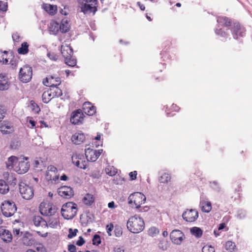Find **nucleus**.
Wrapping results in <instances>:
<instances>
[{
	"mask_svg": "<svg viewBox=\"0 0 252 252\" xmlns=\"http://www.w3.org/2000/svg\"><path fill=\"white\" fill-rule=\"evenodd\" d=\"M6 167L8 169L13 168L18 174H24L28 171L30 164L26 160H19L16 157L11 156L8 159Z\"/></svg>",
	"mask_w": 252,
	"mask_h": 252,
	"instance_id": "obj_1",
	"label": "nucleus"
},
{
	"mask_svg": "<svg viewBox=\"0 0 252 252\" xmlns=\"http://www.w3.org/2000/svg\"><path fill=\"white\" fill-rule=\"evenodd\" d=\"M126 227L128 231L132 233H139L145 228V222L139 215L131 216L127 220Z\"/></svg>",
	"mask_w": 252,
	"mask_h": 252,
	"instance_id": "obj_2",
	"label": "nucleus"
},
{
	"mask_svg": "<svg viewBox=\"0 0 252 252\" xmlns=\"http://www.w3.org/2000/svg\"><path fill=\"white\" fill-rule=\"evenodd\" d=\"M146 199V198L143 193L136 192L129 195L128 197V203H133L135 205V208L139 209V212H146L149 209L148 206L141 207V205L145 203Z\"/></svg>",
	"mask_w": 252,
	"mask_h": 252,
	"instance_id": "obj_3",
	"label": "nucleus"
},
{
	"mask_svg": "<svg viewBox=\"0 0 252 252\" xmlns=\"http://www.w3.org/2000/svg\"><path fill=\"white\" fill-rule=\"evenodd\" d=\"M78 212L77 205L73 202L64 204L61 209V214L64 219L71 220L74 218Z\"/></svg>",
	"mask_w": 252,
	"mask_h": 252,
	"instance_id": "obj_4",
	"label": "nucleus"
},
{
	"mask_svg": "<svg viewBox=\"0 0 252 252\" xmlns=\"http://www.w3.org/2000/svg\"><path fill=\"white\" fill-rule=\"evenodd\" d=\"M0 208L2 215L6 217L12 216L17 211L16 205L12 200H4L2 203Z\"/></svg>",
	"mask_w": 252,
	"mask_h": 252,
	"instance_id": "obj_5",
	"label": "nucleus"
},
{
	"mask_svg": "<svg viewBox=\"0 0 252 252\" xmlns=\"http://www.w3.org/2000/svg\"><path fill=\"white\" fill-rule=\"evenodd\" d=\"M40 213L43 216H51L56 213L55 206L47 201L41 202L39 207Z\"/></svg>",
	"mask_w": 252,
	"mask_h": 252,
	"instance_id": "obj_6",
	"label": "nucleus"
},
{
	"mask_svg": "<svg viewBox=\"0 0 252 252\" xmlns=\"http://www.w3.org/2000/svg\"><path fill=\"white\" fill-rule=\"evenodd\" d=\"M32 68L28 65H25L21 67L19 71V78L23 83L30 82L32 78Z\"/></svg>",
	"mask_w": 252,
	"mask_h": 252,
	"instance_id": "obj_7",
	"label": "nucleus"
},
{
	"mask_svg": "<svg viewBox=\"0 0 252 252\" xmlns=\"http://www.w3.org/2000/svg\"><path fill=\"white\" fill-rule=\"evenodd\" d=\"M71 159L72 163L78 168L85 169L88 167V160L82 154H73Z\"/></svg>",
	"mask_w": 252,
	"mask_h": 252,
	"instance_id": "obj_8",
	"label": "nucleus"
},
{
	"mask_svg": "<svg viewBox=\"0 0 252 252\" xmlns=\"http://www.w3.org/2000/svg\"><path fill=\"white\" fill-rule=\"evenodd\" d=\"M19 191L22 197L26 200H30L33 196V189L24 183H19Z\"/></svg>",
	"mask_w": 252,
	"mask_h": 252,
	"instance_id": "obj_9",
	"label": "nucleus"
},
{
	"mask_svg": "<svg viewBox=\"0 0 252 252\" xmlns=\"http://www.w3.org/2000/svg\"><path fill=\"white\" fill-rule=\"evenodd\" d=\"M170 237L172 243L176 245H181L186 238L184 233L179 229L172 230Z\"/></svg>",
	"mask_w": 252,
	"mask_h": 252,
	"instance_id": "obj_10",
	"label": "nucleus"
},
{
	"mask_svg": "<svg viewBox=\"0 0 252 252\" xmlns=\"http://www.w3.org/2000/svg\"><path fill=\"white\" fill-rule=\"evenodd\" d=\"M102 150H96L90 148L85 149V156L86 159L90 161H95L97 160L98 157L100 156Z\"/></svg>",
	"mask_w": 252,
	"mask_h": 252,
	"instance_id": "obj_11",
	"label": "nucleus"
},
{
	"mask_svg": "<svg viewBox=\"0 0 252 252\" xmlns=\"http://www.w3.org/2000/svg\"><path fill=\"white\" fill-rule=\"evenodd\" d=\"M43 84L47 87L58 86L61 84L62 81L60 77L56 75H48L43 79Z\"/></svg>",
	"mask_w": 252,
	"mask_h": 252,
	"instance_id": "obj_12",
	"label": "nucleus"
},
{
	"mask_svg": "<svg viewBox=\"0 0 252 252\" xmlns=\"http://www.w3.org/2000/svg\"><path fill=\"white\" fill-rule=\"evenodd\" d=\"M183 218L187 222L195 221L198 217V212L195 209H187L182 215Z\"/></svg>",
	"mask_w": 252,
	"mask_h": 252,
	"instance_id": "obj_13",
	"label": "nucleus"
},
{
	"mask_svg": "<svg viewBox=\"0 0 252 252\" xmlns=\"http://www.w3.org/2000/svg\"><path fill=\"white\" fill-rule=\"evenodd\" d=\"M232 33L233 38L237 39L240 37L245 36L246 30L239 23H235L232 29Z\"/></svg>",
	"mask_w": 252,
	"mask_h": 252,
	"instance_id": "obj_14",
	"label": "nucleus"
},
{
	"mask_svg": "<svg viewBox=\"0 0 252 252\" xmlns=\"http://www.w3.org/2000/svg\"><path fill=\"white\" fill-rule=\"evenodd\" d=\"M57 173L58 170L56 167L53 165L48 166L45 176L46 180L56 182L59 179V175Z\"/></svg>",
	"mask_w": 252,
	"mask_h": 252,
	"instance_id": "obj_15",
	"label": "nucleus"
},
{
	"mask_svg": "<svg viewBox=\"0 0 252 252\" xmlns=\"http://www.w3.org/2000/svg\"><path fill=\"white\" fill-rule=\"evenodd\" d=\"M58 193L61 196L69 199L74 195V191L70 187L68 186H62L58 189Z\"/></svg>",
	"mask_w": 252,
	"mask_h": 252,
	"instance_id": "obj_16",
	"label": "nucleus"
},
{
	"mask_svg": "<svg viewBox=\"0 0 252 252\" xmlns=\"http://www.w3.org/2000/svg\"><path fill=\"white\" fill-rule=\"evenodd\" d=\"M84 114L81 109H78L72 113L70 122L74 125L81 124L84 119Z\"/></svg>",
	"mask_w": 252,
	"mask_h": 252,
	"instance_id": "obj_17",
	"label": "nucleus"
},
{
	"mask_svg": "<svg viewBox=\"0 0 252 252\" xmlns=\"http://www.w3.org/2000/svg\"><path fill=\"white\" fill-rule=\"evenodd\" d=\"M83 112L89 116H93L96 112L95 107L89 102H85L82 107Z\"/></svg>",
	"mask_w": 252,
	"mask_h": 252,
	"instance_id": "obj_18",
	"label": "nucleus"
},
{
	"mask_svg": "<svg viewBox=\"0 0 252 252\" xmlns=\"http://www.w3.org/2000/svg\"><path fill=\"white\" fill-rule=\"evenodd\" d=\"M199 207L201 210L206 213L210 212L212 208L211 202L206 199L200 200Z\"/></svg>",
	"mask_w": 252,
	"mask_h": 252,
	"instance_id": "obj_19",
	"label": "nucleus"
},
{
	"mask_svg": "<svg viewBox=\"0 0 252 252\" xmlns=\"http://www.w3.org/2000/svg\"><path fill=\"white\" fill-rule=\"evenodd\" d=\"M0 130L3 134H6L12 133L14 129L10 123L4 121L0 125Z\"/></svg>",
	"mask_w": 252,
	"mask_h": 252,
	"instance_id": "obj_20",
	"label": "nucleus"
},
{
	"mask_svg": "<svg viewBox=\"0 0 252 252\" xmlns=\"http://www.w3.org/2000/svg\"><path fill=\"white\" fill-rule=\"evenodd\" d=\"M0 236L3 241L10 242L12 240V235L11 232L4 228H0Z\"/></svg>",
	"mask_w": 252,
	"mask_h": 252,
	"instance_id": "obj_21",
	"label": "nucleus"
},
{
	"mask_svg": "<svg viewBox=\"0 0 252 252\" xmlns=\"http://www.w3.org/2000/svg\"><path fill=\"white\" fill-rule=\"evenodd\" d=\"M22 241L24 245L28 246H31L34 243V239L32 234L28 231L24 233Z\"/></svg>",
	"mask_w": 252,
	"mask_h": 252,
	"instance_id": "obj_22",
	"label": "nucleus"
},
{
	"mask_svg": "<svg viewBox=\"0 0 252 252\" xmlns=\"http://www.w3.org/2000/svg\"><path fill=\"white\" fill-rule=\"evenodd\" d=\"M71 139L74 144L79 145L84 142L85 136L82 132H77L72 136Z\"/></svg>",
	"mask_w": 252,
	"mask_h": 252,
	"instance_id": "obj_23",
	"label": "nucleus"
},
{
	"mask_svg": "<svg viewBox=\"0 0 252 252\" xmlns=\"http://www.w3.org/2000/svg\"><path fill=\"white\" fill-rule=\"evenodd\" d=\"M32 222L34 225L36 227L41 226L43 228H47L48 224L41 217L36 216L33 217Z\"/></svg>",
	"mask_w": 252,
	"mask_h": 252,
	"instance_id": "obj_24",
	"label": "nucleus"
},
{
	"mask_svg": "<svg viewBox=\"0 0 252 252\" xmlns=\"http://www.w3.org/2000/svg\"><path fill=\"white\" fill-rule=\"evenodd\" d=\"M61 50L62 54L64 59H68V58L71 57V56L73 55V49L70 46L63 45L61 46Z\"/></svg>",
	"mask_w": 252,
	"mask_h": 252,
	"instance_id": "obj_25",
	"label": "nucleus"
},
{
	"mask_svg": "<svg viewBox=\"0 0 252 252\" xmlns=\"http://www.w3.org/2000/svg\"><path fill=\"white\" fill-rule=\"evenodd\" d=\"M217 22L219 24V26L224 27H229L231 25V20L226 17L220 16L217 19Z\"/></svg>",
	"mask_w": 252,
	"mask_h": 252,
	"instance_id": "obj_26",
	"label": "nucleus"
},
{
	"mask_svg": "<svg viewBox=\"0 0 252 252\" xmlns=\"http://www.w3.org/2000/svg\"><path fill=\"white\" fill-rule=\"evenodd\" d=\"M59 27L60 31L62 33H66L69 31L70 28V24L66 18L62 20Z\"/></svg>",
	"mask_w": 252,
	"mask_h": 252,
	"instance_id": "obj_27",
	"label": "nucleus"
},
{
	"mask_svg": "<svg viewBox=\"0 0 252 252\" xmlns=\"http://www.w3.org/2000/svg\"><path fill=\"white\" fill-rule=\"evenodd\" d=\"M9 84L8 82L7 77L3 75L0 74V90H6L9 88Z\"/></svg>",
	"mask_w": 252,
	"mask_h": 252,
	"instance_id": "obj_28",
	"label": "nucleus"
},
{
	"mask_svg": "<svg viewBox=\"0 0 252 252\" xmlns=\"http://www.w3.org/2000/svg\"><path fill=\"white\" fill-rule=\"evenodd\" d=\"M82 201L84 204L91 206L94 202V197L92 194L87 193L83 197Z\"/></svg>",
	"mask_w": 252,
	"mask_h": 252,
	"instance_id": "obj_29",
	"label": "nucleus"
},
{
	"mask_svg": "<svg viewBox=\"0 0 252 252\" xmlns=\"http://www.w3.org/2000/svg\"><path fill=\"white\" fill-rule=\"evenodd\" d=\"M190 233L195 237L199 238L202 236L203 231L200 228L194 226L190 228Z\"/></svg>",
	"mask_w": 252,
	"mask_h": 252,
	"instance_id": "obj_30",
	"label": "nucleus"
},
{
	"mask_svg": "<svg viewBox=\"0 0 252 252\" xmlns=\"http://www.w3.org/2000/svg\"><path fill=\"white\" fill-rule=\"evenodd\" d=\"M60 25L55 21H52L50 23L49 29L53 34H56L60 31Z\"/></svg>",
	"mask_w": 252,
	"mask_h": 252,
	"instance_id": "obj_31",
	"label": "nucleus"
},
{
	"mask_svg": "<svg viewBox=\"0 0 252 252\" xmlns=\"http://www.w3.org/2000/svg\"><path fill=\"white\" fill-rule=\"evenodd\" d=\"M50 88L49 89L51 95L53 97H56L60 96L62 95V91L58 86L50 87Z\"/></svg>",
	"mask_w": 252,
	"mask_h": 252,
	"instance_id": "obj_32",
	"label": "nucleus"
},
{
	"mask_svg": "<svg viewBox=\"0 0 252 252\" xmlns=\"http://www.w3.org/2000/svg\"><path fill=\"white\" fill-rule=\"evenodd\" d=\"M96 9V7L95 5H93L91 3L87 2L81 7V10L84 13L95 11Z\"/></svg>",
	"mask_w": 252,
	"mask_h": 252,
	"instance_id": "obj_33",
	"label": "nucleus"
},
{
	"mask_svg": "<svg viewBox=\"0 0 252 252\" xmlns=\"http://www.w3.org/2000/svg\"><path fill=\"white\" fill-rule=\"evenodd\" d=\"M7 182L12 186H14L17 183V179L13 175H10L7 172L3 174Z\"/></svg>",
	"mask_w": 252,
	"mask_h": 252,
	"instance_id": "obj_34",
	"label": "nucleus"
},
{
	"mask_svg": "<svg viewBox=\"0 0 252 252\" xmlns=\"http://www.w3.org/2000/svg\"><path fill=\"white\" fill-rule=\"evenodd\" d=\"M17 51L19 54H27L29 52V44L28 43L26 42L22 43L21 47L18 49Z\"/></svg>",
	"mask_w": 252,
	"mask_h": 252,
	"instance_id": "obj_35",
	"label": "nucleus"
},
{
	"mask_svg": "<svg viewBox=\"0 0 252 252\" xmlns=\"http://www.w3.org/2000/svg\"><path fill=\"white\" fill-rule=\"evenodd\" d=\"M42 101L44 103H48L51 99L54 98L53 96H52L51 94L50 93L49 90L46 91H45L42 95Z\"/></svg>",
	"mask_w": 252,
	"mask_h": 252,
	"instance_id": "obj_36",
	"label": "nucleus"
},
{
	"mask_svg": "<svg viewBox=\"0 0 252 252\" xmlns=\"http://www.w3.org/2000/svg\"><path fill=\"white\" fill-rule=\"evenodd\" d=\"M171 176L167 173H163L159 178V181L161 183L167 184L171 180Z\"/></svg>",
	"mask_w": 252,
	"mask_h": 252,
	"instance_id": "obj_37",
	"label": "nucleus"
},
{
	"mask_svg": "<svg viewBox=\"0 0 252 252\" xmlns=\"http://www.w3.org/2000/svg\"><path fill=\"white\" fill-rule=\"evenodd\" d=\"M9 190V187L5 181L0 180V193L5 194Z\"/></svg>",
	"mask_w": 252,
	"mask_h": 252,
	"instance_id": "obj_38",
	"label": "nucleus"
},
{
	"mask_svg": "<svg viewBox=\"0 0 252 252\" xmlns=\"http://www.w3.org/2000/svg\"><path fill=\"white\" fill-rule=\"evenodd\" d=\"M8 54L7 51H0V63L3 64H7L8 63Z\"/></svg>",
	"mask_w": 252,
	"mask_h": 252,
	"instance_id": "obj_39",
	"label": "nucleus"
},
{
	"mask_svg": "<svg viewBox=\"0 0 252 252\" xmlns=\"http://www.w3.org/2000/svg\"><path fill=\"white\" fill-rule=\"evenodd\" d=\"M225 248L226 250L229 251L231 252L236 248L235 244L232 241H228L225 244Z\"/></svg>",
	"mask_w": 252,
	"mask_h": 252,
	"instance_id": "obj_40",
	"label": "nucleus"
},
{
	"mask_svg": "<svg viewBox=\"0 0 252 252\" xmlns=\"http://www.w3.org/2000/svg\"><path fill=\"white\" fill-rule=\"evenodd\" d=\"M64 60L65 63L69 66L73 67L76 65V60L73 58L72 56H71V57L68 58V59H65Z\"/></svg>",
	"mask_w": 252,
	"mask_h": 252,
	"instance_id": "obj_41",
	"label": "nucleus"
},
{
	"mask_svg": "<svg viewBox=\"0 0 252 252\" xmlns=\"http://www.w3.org/2000/svg\"><path fill=\"white\" fill-rule=\"evenodd\" d=\"M105 172L107 174L110 176H114L117 173L116 169L113 167L109 166L105 169Z\"/></svg>",
	"mask_w": 252,
	"mask_h": 252,
	"instance_id": "obj_42",
	"label": "nucleus"
},
{
	"mask_svg": "<svg viewBox=\"0 0 252 252\" xmlns=\"http://www.w3.org/2000/svg\"><path fill=\"white\" fill-rule=\"evenodd\" d=\"M78 232V230L77 229H72L69 228L68 230V234L67 235V237L69 239H71L76 236L77 233Z\"/></svg>",
	"mask_w": 252,
	"mask_h": 252,
	"instance_id": "obj_43",
	"label": "nucleus"
},
{
	"mask_svg": "<svg viewBox=\"0 0 252 252\" xmlns=\"http://www.w3.org/2000/svg\"><path fill=\"white\" fill-rule=\"evenodd\" d=\"M202 252H215V250L213 247L210 245H205L203 247Z\"/></svg>",
	"mask_w": 252,
	"mask_h": 252,
	"instance_id": "obj_44",
	"label": "nucleus"
},
{
	"mask_svg": "<svg viewBox=\"0 0 252 252\" xmlns=\"http://www.w3.org/2000/svg\"><path fill=\"white\" fill-rule=\"evenodd\" d=\"M49 225L52 228L56 227L58 225L57 219H50L48 220Z\"/></svg>",
	"mask_w": 252,
	"mask_h": 252,
	"instance_id": "obj_45",
	"label": "nucleus"
},
{
	"mask_svg": "<svg viewBox=\"0 0 252 252\" xmlns=\"http://www.w3.org/2000/svg\"><path fill=\"white\" fill-rule=\"evenodd\" d=\"M100 243L101 238L100 236L97 234H95L93 238V244L97 246Z\"/></svg>",
	"mask_w": 252,
	"mask_h": 252,
	"instance_id": "obj_46",
	"label": "nucleus"
},
{
	"mask_svg": "<svg viewBox=\"0 0 252 252\" xmlns=\"http://www.w3.org/2000/svg\"><path fill=\"white\" fill-rule=\"evenodd\" d=\"M114 233L116 237H120L122 235V228L119 226H116L114 229Z\"/></svg>",
	"mask_w": 252,
	"mask_h": 252,
	"instance_id": "obj_47",
	"label": "nucleus"
},
{
	"mask_svg": "<svg viewBox=\"0 0 252 252\" xmlns=\"http://www.w3.org/2000/svg\"><path fill=\"white\" fill-rule=\"evenodd\" d=\"M159 232L158 229L156 227H151L148 231L149 234L152 236L158 234Z\"/></svg>",
	"mask_w": 252,
	"mask_h": 252,
	"instance_id": "obj_48",
	"label": "nucleus"
},
{
	"mask_svg": "<svg viewBox=\"0 0 252 252\" xmlns=\"http://www.w3.org/2000/svg\"><path fill=\"white\" fill-rule=\"evenodd\" d=\"M217 34L220 35L222 37H226L228 35V34L225 32L222 31L221 29H217L215 31Z\"/></svg>",
	"mask_w": 252,
	"mask_h": 252,
	"instance_id": "obj_49",
	"label": "nucleus"
},
{
	"mask_svg": "<svg viewBox=\"0 0 252 252\" xmlns=\"http://www.w3.org/2000/svg\"><path fill=\"white\" fill-rule=\"evenodd\" d=\"M7 9V3L4 1H0V10L2 11H6Z\"/></svg>",
	"mask_w": 252,
	"mask_h": 252,
	"instance_id": "obj_50",
	"label": "nucleus"
},
{
	"mask_svg": "<svg viewBox=\"0 0 252 252\" xmlns=\"http://www.w3.org/2000/svg\"><path fill=\"white\" fill-rule=\"evenodd\" d=\"M20 233L22 234L23 233L20 231V228H13V234L14 237H18L19 236Z\"/></svg>",
	"mask_w": 252,
	"mask_h": 252,
	"instance_id": "obj_51",
	"label": "nucleus"
},
{
	"mask_svg": "<svg viewBox=\"0 0 252 252\" xmlns=\"http://www.w3.org/2000/svg\"><path fill=\"white\" fill-rule=\"evenodd\" d=\"M113 228L114 226L112 223H110L109 224L107 225L106 230L109 236L111 235V232L113 230Z\"/></svg>",
	"mask_w": 252,
	"mask_h": 252,
	"instance_id": "obj_52",
	"label": "nucleus"
},
{
	"mask_svg": "<svg viewBox=\"0 0 252 252\" xmlns=\"http://www.w3.org/2000/svg\"><path fill=\"white\" fill-rule=\"evenodd\" d=\"M6 111L3 109L1 106H0V122L2 121L5 116Z\"/></svg>",
	"mask_w": 252,
	"mask_h": 252,
	"instance_id": "obj_53",
	"label": "nucleus"
},
{
	"mask_svg": "<svg viewBox=\"0 0 252 252\" xmlns=\"http://www.w3.org/2000/svg\"><path fill=\"white\" fill-rule=\"evenodd\" d=\"M67 249L69 252H76V247L73 244L68 245Z\"/></svg>",
	"mask_w": 252,
	"mask_h": 252,
	"instance_id": "obj_54",
	"label": "nucleus"
},
{
	"mask_svg": "<svg viewBox=\"0 0 252 252\" xmlns=\"http://www.w3.org/2000/svg\"><path fill=\"white\" fill-rule=\"evenodd\" d=\"M85 241L82 236H80L79 240L76 242V245L78 246H81L84 244Z\"/></svg>",
	"mask_w": 252,
	"mask_h": 252,
	"instance_id": "obj_55",
	"label": "nucleus"
},
{
	"mask_svg": "<svg viewBox=\"0 0 252 252\" xmlns=\"http://www.w3.org/2000/svg\"><path fill=\"white\" fill-rule=\"evenodd\" d=\"M137 173L136 171H134L129 173V175L131 180L136 179Z\"/></svg>",
	"mask_w": 252,
	"mask_h": 252,
	"instance_id": "obj_56",
	"label": "nucleus"
},
{
	"mask_svg": "<svg viewBox=\"0 0 252 252\" xmlns=\"http://www.w3.org/2000/svg\"><path fill=\"white\" fill-rule=\"evenodd\" d=\"M48 55L50 59L54 61H56L58 58V56L56 54L52 53H48Z\"/></svg>",
	"mask_w": 252,
	"mask_h": 252,
	"instance_id": "obj_57",
	"label": "nucleus"
},
{
	"mask_svg": "<svg viewBox=\"0 0 252 252\" xmlns=\"http://www.w3.org/2000/svg\"><path fill=\"white\" fill-rule=\"evenodd\" d=\"M12 39L15 42H19L20 41V36L17 33L13 34Z\"/></svg>",
	"mask_w": 252,
	"mask_h": 252,
	"instance_id": "obj_58",
	"label": "nucleus"
},
{
	"mask_svg": "<svg viewBox=\"0 0 252 252\" xmlns=\"http://www.w3.org/2000/svg\"><path fill=\"white\" fill-rule=\"evenodd\" d=\"M170 109L173 112H179L180 108L176 104H173L171 105Z\"/></svg>",
	"mask_w": 252,
	"mask_h": 252,
	"instance_id": "obj_59",
	"label": "nucleus"
},
{
	"mask_svg": "<svg viewBox=\"0 0 252 252\" xmlns=\"http://www.w3.org/2000/svg\"><path fill=\"white\" fill-rule=\"evenodd\" d=\"M31 104L33 107L32 108V110L34 111L35 113H38L40 110L39 107L36 104L34 105L32 103Z\"/></svg>",
	"mask_w": 252,
	"mask_h": 252,
	"instance_id": "obj_60",
	"label": "nucleus"
},
{
	"mask_svg": "<svg viewBox=\"0 0 252 252\" xmlns=\"http://www.w3.org/2000/svg\"><path fill=\"white\" fill-rule=\"evenodd\" d=\"M87 3H90L93 5H96L97 3V0H85Z\"/></svg>",
	"mask_w": 252,
	"mask_h": 252,
	"instance_id": "obj_61",
	"label": "nucleus"
},
{
	"mask_svg": "<svg viewBox=\"0 0 252 252\" xmlns=\"http://www.w3.org/2000/svg\"><path fill=\"white\" fill-rule=\"evenodd\" d=\"M137 5L139 6L140 9L142 11L145 10V7L144 4H142L140 2L138 1L137 3Z\"/></svg>",
	"mask_w": 252,
	"mask_h": 252,
	"instance_id": "obj_62",
	"label": "nucleus"
},
{
	"mask_svg": "<svg viewBox=\"0 0 252 252\" xmlns=\"http://www.w3.org/2000/svg\"><path fill=\"white\" fill-rule=\"evenodd\" d=\"M108 206L109 208H115L116 207L114 201L109 202L108 204Z\"/></svg>",
	"mask_w": 252,
	"mask_h": 252,
	"instance_id": "obj_63",
	"label": "nucleus"
},
{
	"mask_svg": "<svg viewBox=\"0 0 252 252\" xmlns=\"http://www.w3.org/2000/svg\"><path fill=\"white\" fill-rule=\"evenodd\" d=\"M68 179V177L65 174L62 175L60 177V179L62 181H67Z\"/></svg>",
	"mask_w": 252,
	"mask_h": 252,
	"instance_id": "obj_64",
	"label": "nucleus"
}]
</instances>
